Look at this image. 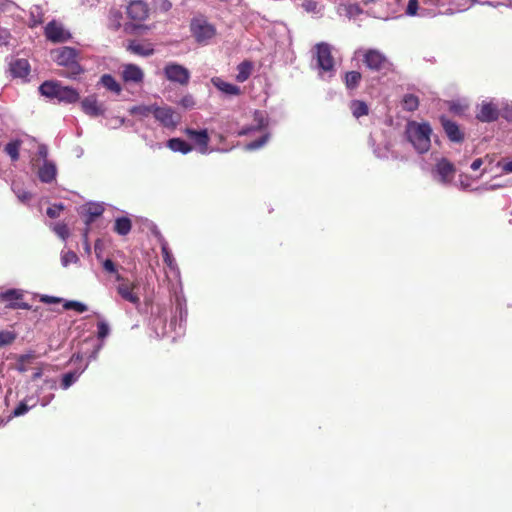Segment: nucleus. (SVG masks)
Listing matches in <instances>:
<instances>
[{"label": "nucleus", "mask_w": 512, "mask_h": 512, "mask_svg": "<svg viewBox=\"0 0 512 512\" xmlns=\"http://www.w3.org/2000/svg\"><path fill=\"white\" fill-rule=\"evenodd\" d=\"M181 106H183L186 109L193 108L195 105V100L192 95H185L182 97L180 101Z\"/></svg>", "instance_id": "nucleus-43"}, {"label": "nucleus", "mask_w": 512, "mask_h": 512, "mask_svg": "<svg viewBox=\"0 0 512 512\" xmlns=\"http://www.w3.org/2000/svg\"><path fill=\"white\" fill-rule=\"evenodd\" d=\"M268 140V135H264L262 137H260L259 139L257 140H254L252 142H250L249 144H247L246 148L248 150H255V149H258L260 147H262Z\"/></svg>", "instance_id": "nucleus-41"}, {"label": "nucleus", "mask_w": 512, "mask_h": 512, "mask_svg": "<svg viewBox=\"0 0 512 512\" xmlns=\"http://www.w3.org/2000/svg\"><path fill=\"white\" fill-rule=\"evenodd\" d=\"M434 171L438 180L443 184L450 183L456 173L454 165L446 158H442L437 162Z\"/></svg>", "instance_id": "nucleus-12"}, {"label": "nucleus", "mask_w": 512, "mask_h": 512, "mask_svg": "<svg viewBox=\"0 0 512 512\" xmlns=\"http://www.w3.org/2000/svg\"><path fill=\"white\" fill-rule=\"evenodd\" d=\"M54 61L63 66L60 75L68 78H76L84 72L82 66L78 63V51L72 47L64 46L52 52Z\"/></svg>", "instance_id": "nucleus-2"}, {"label": "nucleus", "mask_w": 512, "mask_h": 512, "mask_svg": "<svg viewBox=\"0 0 512 512\" xmlns=\"http://www.w3.org/2000/svg\"><path fill=\"white\" fill-rule=\"evenodd\" d=\"M302 7L308 13H318L320 11L318 3L314 0H304Z\"/></svg>", "instance_id": "nucleus-38"}, {"label": "nucleus", "mask_w": 512, "mask_h": 512, "mask_svg": "<svg viewBox=\"0 0 512 512\" xmlns=\"http://www.w3.org/2000/svg\"><path fill=\"white\" fill-rule=\"evenodd\" d=\"M109 332V325L105 321H99L97 323V337L100 340L106 338L109 335Z\"/></svg>", "instance_id": "nucleus-35"}, {"label": "nucleus", "mask_w": 512, "mask_h": 512, "mask_svg": "<svg viewBox=\"0 0 512 512\" xmlns=\"http://www.w3.org/2000/svg\"><path fill=\"white\" fill-rule=\"evenodd\" d=\"M110 14H111V15H121V13H120V12H118V11H111V13H110Z\"/></svg>", "instance_id": "nucleus-53"}, {"label": "nucleus", "mask_w": 512, "mask_h": 512, "mask_svg": "<svg viewBox=\"0 0 512 512\" xmlns=\"http://www.w3.org/2000/svg\"><path fill=\"white\" fill-rule=\"evenodd\" d=\"M171 7V3L167 0H164L162 2V8L165 9V10H168L169 8Z\"/></svg>", "instance_id": "nucleus-51"}, {"label": "nucleus", "mask_w": 512, "mask_h": 512, "mask_svg": "<svg viewBox=\"0 0 512 512\" xmlns=\"http://www.w3.org/2000/svg\"><path fill=\"white\" fill-rule=\"evenodd\" d=\"M100 82L107 90H110L116 94H120L122 91L121 85L110 74H104L101 77Z\"/></svg>", "instance_id": "nucleus-27"}, {"label": "nucleus", "mask_w": 512, "mask_h": 512, "mask_svg": "<svg viewBox=\"0 0 512 512\" xmlns=\"http://www.w3.org/2000/svg\"><path fill=\"white\" fill-rule=\"evenodd\" d=\"M440 122L445 134L450 141L455 143H461L464 141V132L460 129L456 122L446 118L445 116L440 117Z\"/></svg>", "instance_id": "nucleus-13"}, {"label": "nucleus", "mask_w": 512, "mask_h": 512, "mask_svg": "<svg viewBox=\"0 0 512 512\" xmlns=\"http://www.w3.org/2000/svg\"><path fill=\"white\" fill-rule=\"evenodd\" d=\"M191 31L198 42L209 40L216 34L215 27L203 19H194L191 22Z\"/></svg>", "instance_id": "nucleus-9"}, {"label": "nucleus", "mask_w": 512, "mask_h": 512, "mask_svg": "<svg viewBox=\"0 0 512 512\" xmlns=\"http://www.w3.org/2000/svg\"><path fill=\"white\" fill-rule=\"evenodd\" d=\"M47 40L53 43H62L71 39V34L63 25L55 20L50 21L44 30Z\"/></svg>", "instance_id": "nucleus-8"}, {"label": "nucleus", "mask_w": 512, "mask_h": 512, "mask_svg": "<svg viewBox=\"0 0 512 512\" xmlns=\"http://www.w3.org/2000/svg\"><path fill=\"white\" fill-rule=\"evenodd\" d=\"M61 261L63 266H67L70 263H76L78 261V256L73 251H67L62 255Z\"/></svg>", "instance_id": "nucleus-39"}, {"label": "nucleus", "mask_w": 512, "mask_h": 512, "mask_svg": "<svg viewBox=\"0 0 512 512\" xmlns=\"http://www.w3.org/2000/svg\"><path fill=\"white\" fill-rule=\"evenodd\" d=\"M167 146L175 152L187 154L192 151L193 147L181 138H171L167 142Z\"/></svg>", "instance_id": "nucleus-25"}, {"label": "nucleus", "mask_w": 512, "mask_h": 512, "mask_svg": "<svg viewBox=\"0 0 512 512\" xmlns=\"http://www.w3.org/2000/svg\"><path fill=\"white\" fill-rule=\"evenodd\" d=\"M236 80L240 83L245 82L251 76L253 71V63L249 60H244L237 65Z\"/></svg>", "instance_id": "nucleus-24"}, {"label": "nucleus", "mask_w": 512, "mask_h": 512, "mask_svg": "<svg viewBox=\"0 0 512 512\" xmlns=\"http://www.w3.org/2000/svg\"><path fill=\"white\" fill-rule=\"evenodd\" d=\"M153 115L162 126L171 129L176 128L181 119L180 115L169 106L159 107L155 105Z\"/></svg>", "instance_id": "nucleus-7"}, {"label": "nucleus", "mask_w": 512, "mask_h": 512, "mask_svg": "<svg viewBox=\"0 0 512 512\" xmlns=\"http://www.w3.org/2000/svg\"><path fill=\"white\" fill-rule=\"evenodd\" d=\"M38 153H39V155H40L42 158H46V157H47V155H48L47 147H46V146H44V145H41V146L39 147Z\"/></svg>", "instance_id": "nucleus-49"}, {"label": "nucleus", "mask_w": 512, "mask_h": 512, "mask_svg": "<svg viewBox=\"0 0 512 512\" xmlns=\"http://www.w3.org/2000/svg\"><path fill=\"white\" fill-rule=\"evenodd\" d=\"M115 279L117 282H119L117 286V292L121 298L134 305H139L140 297L137 292H135L139 284L137 282L130 281L128 278H124L120 274H117Z\"/></svg>", "instance_id": "nucleus-4"}, {"label": "nucleus", "mask_w": 512, "mask_h": 512, "mask_svg": "<svg viewBox=\"0 0 512 512\" xmlns=\"http://www.w3.org/2000/svg\"><path fill=\"white\" fill-rule=\"evenodd\" d=\"M132 228V222L128 217H119L114 223V232L121 236H125L130 233Z\"/></svg>", "instance_id": "nucleus-26"}, {"label": "nucleus", "mask_w": 512, "mask_h": 512, "mask_svg": "<svg viewBox=\"0 0 512 512\" xmlns=\"http://www.w3.org/2000/svg\"><path fill=\"white\" fill-rule=\"evenodd\" d=\"M161 253H162L163 261L169 267H171L173 264L174 258L172 256V254L170 253L166 243L161 246Z\"/></svg>", "instance_id": "nucleus-40"}, {"label": "nucleus", "mask_w": 512, "mask_h": 512, "mask_svg": "<svg viewBox=\"0 0 512 512\" xmlns=\"http://www.w3.org/2000/svg\"><path fill=\"white\" fill-rule=\"evenodd\" d=\"M40 376H41V372H36L33 374V379L35 380V379L39 378Z\"/></svg>", "instance_id": "nucleus-52"}, {"label": "nucleus", "mask_w": 512, "mask_h": 512, "mask_svg": "<svg viewBox=\"0 0 512 512\" xmlns=\"http://www.w3.org/2000/svg\"><path fill=\"white\" fill-rule=\"evenodd\" d=\"M362 75L358 71H349L345 74L344 82L348 89H355L358 87Z\"/></svg>", "instance_id": "nucleus-29"}, {"label": "nucleus", "mask_w": 512, "mask_h": 512, "mask_svg": "<svg viewBox=\"0 0 512 512\" xmlns=\"http://www.w3.org/2000/svg\"><path fill=\"white\" fill-rule=\"evenodd\" d=\"M431 134L432 128L428 122L419 123L411 120L406 124V138L420 154H424L429 151L431 147Z\"/></svg>", "instance_id": "nucleus-1"}, {"label": "nucleus", "mask_w": 512, "mask_h": 512, "mask_svg": "<svg viewBox=\"0 0 512 512\" xmlns=\"http://www.w3.org/2000/svg\"><path fill=\"white\" fill-rule=\"evenodd\" d=\"M166 79L181 86H187L190 81L189 70L181 64L170 62L163 69Z\"/></svg>", "instance_id": "nucleus-5"}, {"label": "nucleus", "mask_w": 512, "mask_h": 512, "mask_svg": "<svg viewBox=\"0 0 512 512\" xmlns=\"http://www.w3.org/2000/svg\"><path fill=\"white\" fill-rule=\"evenodd\" d=\"M54 232L63 240L69 236V229L65 223H57L54 226Z\"/></svg>", "instance_id": "nucleus-37"}, {"label": "nucleus", "mask_w": 512, "mask_h": 512, "mask_svg": "<svg viewBox=\"0 0 512 512\" xmlns=\"http://www.w3.org/2000/svg\"><path fill=\"white\" fill-rule=\"evenodd\" d=\"M418 0H409L406 8V14L409 16H415L418 11Z\"/></svg>", "instance_id": "nucleus-42"}, {"label": "nucleus", "mask_w": 512, "mask_h": 512, "mask_svg": "<svg viewBox=\"0 0 512 512\" xmlns=\"http://www.w3.org/2000/svg\"><path fill=\"white\" fill-rule=\"evenodd\" d=\"M16 195H17L18 199L23 203L28 202L32 197V195L29 192L20 191V190L16 192Z\"/></svg>", "instance_id": "nucleus-46"}, {"label": "nucleus", "mask_w": 512, "mask_h": 512, "mask_svg": "<svg viewBox=\"0 0 512 512\" xmlns=\"http://www.w3.org/2000/svg\"><path fill=\"white\" fill-rule=\"evenodd\" d=\"M127 50L132 54L148 57L154 54V48L151 43H140L138 41H130Z\"/></svg>", "instance_id": "nucleus-19"}, {"label": "nucleus", "mask_w": 512, "mask_h": 512, "mask_svg": "<svg viewBox=\"0 0 512 512\" xmlns=\"http://www.w3.org/2000/svg\"><path fill=\"white\" fill-rule=\"evenodd\" d=\"M63 210H64V205L63 204H54V205H52V206L47 208L46 214L50 218H57V217L60 216V213Z\"/></svg>", "instance_id": "nucleus-36"}, {"label": "nucleus", "mask_w": 512, "mask_h": 512, "mask_svg": "<svg viewBox=\"0 0 512 512\" xmlns=\"http://www.w3.org/2000/svg\"><path fill=\"white\" fill-rule=\"evenodd\" d=\"M155 105H137L129 109V113L134 116H140L141 118L148 117L154 113Z\"/></svg>", "instance_id": "nucleus-30"}, {"label": "nucleus", "mask_w": 512, "mask_h": 512, "mask_svg": "<svg viewBox=\"0 0 512 512\" xmlns=\"http://www.w3.org/2000/svg\"><path fill=\"white\" fill-rule=\"evenodd\" d=\"M41 95L48 98H56L60 102L75 103L79 100L80 95L77 90L62 86L57 81H45L39 86Z\"/></svg>", "instance_id": "nucleus-3"}, {"label": "nucleus", "mask_w": 512, "mask_h": 512, "mask_svg": "<svg viewBox=\"0 0 512 512\" xmlns=\"http://www.w3.org/2000/svg\"><path fill=\"white\" fill-rule=\"evenodd\" d=\"M10 71L14 77L25 78L30 73V64L26 59H16L10 63Z\"/></svg>", "instance_id": "nucleus-20"}, {"label": "nucleus", "mask_w": 512, "mask_h": 512, "mask_svg": "<svg viewBox=\"0 0 512 512\" xmlns=\"http://www.w3.org/2000/svg\"><path fill=\"white\" fill-rule=\"evenodd\" d=\"M81 108L90 117L103 116L106 108L99 103L95 95H89L81 101Z\"/></svg>", "instance_id": "nucleus-14"}, {"label": "nucleus", "mask_w": 512, "mask_h": 512, "mask_svg": "<svg viewBox=\"0 0 512 512\" xmlns=\"http://www.w3.org/2000/svg\"><path fill=\"white\" fill-rule=\"evenodd\" d=\"M363 62L372 71L389 70L391 67L387 57L376 49H369L364 53Z\"/></svg>", "instance_id": "nucleus-6"}, {"label": "nucleus", "mask_w": 512, "mask_h": 512, "mask_svg": "<svg viewBox=\"0 0 512 512\" xmlns=\"http://www.w3.org/2000/svg\"><path fill=\"white\" fill-rule=\"evenodd\" d=\"M403 109L409 112H413L419 107V98L414 94H406L402 100Z\"/></svg>", "instance_id": "nucleus-31"}, {"label": "nucleus", "mask_w": 512, "mask_h": 512, "mask_svg": "<svg viewBox=\"0 0 512 512\" xmlns=\"http://www.w3.org/2000/svg\"><path fill=\"white\" fill-rule=\"evenodd\" d=\"M21 140H14L9 142L4 150L10 156L12 161H17L19 159V151L21 147Z\"/></svg>", "instance_id": "nucleus-32"}, {"label": "nucleus", "mask_w": 512, "mask_h": 512, "mask_svg": "<svg viewBox=\"0 0 512 512\" xmlns=\"http://www.w3.org/2000/svg\"><path fill=\"white\" fill-rule=\"evenodd\" d=\"M127 15L134 21H144L149 15L148 4L142 0H134L127 6Z\"/></svg>", "instance_id": "nucleus-15"}, {"label": "nucleus", "mask_w": 512, "mask_h": 512, "mask_svg": "<svg viewBox=\"0 0 512 512\" xmlns=\"http://www.w3.org/2000/svg\"><path fill=\"white\" fill-rule=\"evenodd\" d=\"M23 297V291L19 289H8L7 291L0 293V301L6 302L8 308L29 310L31 306L28 303L21 301Z\"/></svg>", "instance_id": "nucleus-10"}, {"label": "nucleus", "mask_w": 512, "mask_h": 512, "mask_svg": "<svg viewBox=\"0 0 512 512\" xmlns=\"http://www.w3.org/2000/svg\"><path fill=\"white\" fill-rule=\"evenodd\" d=\"M185 134L189 139L195 141L196 145L199 147L200 153H207L210 137L206 129L198 131L192 128H186Z\"/></svg>", "instance_id": "nucleus-16"}, {"label": "nucleus", "mask_w": 512, "mask_h": 512, "mask_svg": "<svg viewBox=\"0 0 512 512\" xmlns=\"http://www.w3.org/2000/svg\"><path fill=\"white\" fill-rule=\"evenodd\" d=\"M504 171L506 172H512V161H509L507 162L504 167H503Z\"/></svg>", "instance_id": "nucleus-50"}, {"label": "nucleus", "mask_w": 512, "mask_h": 512, "mask_svg": "<svg viewBox=\"0 0 512 512\" xmlns=\"http://www.w3.org/2000/svg\"><path fill=\"white\" fill-rule=\"evenodd\" d=\"M317 65L324 72H331L334 69V59L331 48L327 43L316 45Z\"/></svg>", "instance_id": "nucleus-11"}, {"label": "nucleus", "mask_w": 512, "mask_h": 512, "mask_svg": "<svg viewBox=\"0 0 512 512\" xmlns=\"http://www.w3.org/2000/svg\"><path fill=\"white\" fill-rule=\"evenodd\" d=\"M40 300L43 303H59V302H61L60 298L48 296V295H43Z\"/></svg>", "instance_id": "nucleus-47"}, {"label": "nucleus", "mask_w": 512, "mask_h": 512, "mask_svg": "<svg viewBox=\"0 0 512 512\" xmlns=\"http://www.w3.org/2000/svg\"><path fill=\"white\" fill-rule=\"evenodd\" d=\"M103 268L108 273H115L116 275L118 274L116 265L111 259H106L103 261Z\"/></svg>", "instance_id": "nucleus-44"}, {"label": "nucleus", "mask_w": 512, "mask_h": 512, "mask_svg": "<svg viewBox=\"0 0 512 512\" xmlns=\"http://www.w3.org/2000/svg\"><path fill=\"white\" fill-rule=\"evenodd\" d=\"M56 174V166L48 161H45L38 171V177L43 183H51L56 178Z\"/></svg>", "instance_id": "nucleus-22"}, {"label": "nucleus", "mask_w": 512, "mask_h": 512, "mask_svg": "<svg viewBox=\"0 0 512 512\" xmlns=\"http://www.w3.org/2000/svg\"><path fill=\"white\" fill-rule=\"evenodd\" d=\"M122 77L125 82L141 83L144 79V73L139 66L127 64L123 68Z\"/></svg>", "instance_id": "nucleus-18"}, {"label": "nucleus", "mask_w": 512, "mask_h": 512, "mask_svg": "<svg viewBox=\"0 0 512 512\" xmlns=\"http://www.w3.org/2000/svg\"><path fill=\"white\" fill-rule=\"evenodd\" d=\"M79 375L80 374L77 371L68 372V373L64 374L61 379V384H60L61 388L63 390L68 389L70 386H72L77 381V379L79 378Z\"/></svg>", "instance_id": "nucleus-33"}, {"label": "nucleus", "mask_w": 512, "mask_h": 512, "mask_svg": "<svg viewBox=\"0 0 512 512\" xmlns=\"http://www.w3.org/2000/svg\"><path fill=\"white\" fill-rule=\"evenodd\" d=\"M482 164H483V160H482L481 158H477V159H475V160L472 162V164H471V169H472L473 171H476V170H478V169L482 166Z\"/></svg>", "instance_id": "nucleus-48"}, {"label": "nucleus", "mask_w": 512, "mask_h": 512, "mask_svg": "<svg viewBox=\"0 0 512 512\" xmlns=\"http://www.w3.org/2000/svg\"><path fill=\"white\" fill-rule=\"evenodd\" d=\"M63 307L65 310H75L78 313L87 311V306L78 301H66Z\"/></svg>", "instance_id": "nucleus-34"}, {"label": "nucleus", "mask_w": 512, "mask_h": 512, "mask_svg": "<svg viewBox=\"0 0 512 512\" xmlns=\"http://www.w3.org/2000/svg\"><path fill=\"white\" fill-rule=\"evenodd\" d=\"M498 117L499 109L492 102H482L476 114V118L481 122H493L496 121Z\"/></svg>", "instance_id": "nucleus-17"}, {"label": "nucleus", "mask_w": 512, "mask_h": 512, "mask_svg": "<svg viewBox=\"0 0 512 512\" xmlns=\"http://www.w3.org/2000/svg\"><path fill=\"white\" fill-rule=\"evenodd\" d=\"M104 212V207L101 204L90 203L86 208L85 224L91 225L96 218L100 217Z\"/></svg>", "instance_id": "nucleus-23"}, {"label": "nucleus", "mask_w": 512, "mask_h": 512, "mask_svg": "<svg viewBox=\"0 0 512 512\" xmlns=\"http://www.w3.org/2000/svg\"><path fill=\"white\" fill-rule=\"evenodd\" d=\"M30 407L25 402H20L18 406L14 409V416H21L28 412Z\"/></svg>", "instance_id": "nucleus-45"}, {"label": "nucleus", "mask_w": 512, "mask_h": 512, "mask_svg": "<svg viewBox=\"0 0 512 512\" xmlns=\"http://www.w3.org/2000/svg\"><path fill=\"white\" fill-rule=\"evenodd\" d=\"M211 83L224 94L232 96H238L241 94V89L238 86L226 82L222 80L220 77L212 78Z\"/></svg>", "instance_id": "nucleus-21"}, {"label": "nucleus", "mask_w": 512, "mask_h": 512, "mask_svg": "<svg viewBox=\"0 0 512 512\" xmlns=\"http://www.w3.org/2000/svg\"><path fill=\"white\" fill-rule=\"evenodd\" d=\"M350 108L355 118H360L362 116L368 115L369 113L367 104L361 100H353L351 102Z\"/></svg>", "instance_id": "nucleus-28"}]
</instances>
